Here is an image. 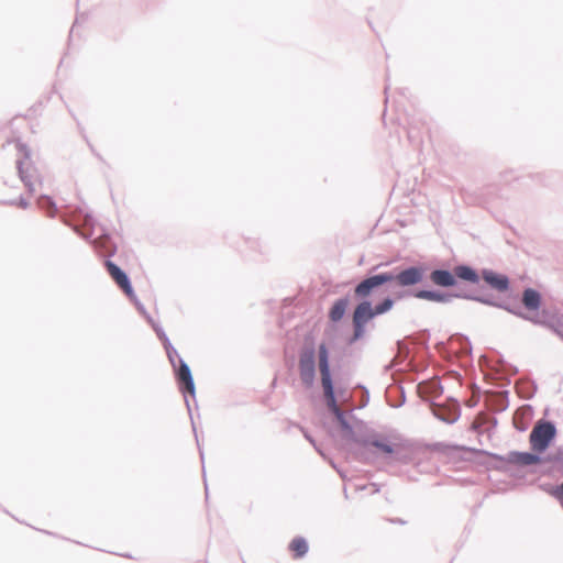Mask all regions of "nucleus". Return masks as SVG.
I'll return each instance as SVG.
<instances>
[{"instance_id": "obj_1", "label": "nucleus", "mask_w": 563, "mask_h": 563, "mask_svg": "<svg viewBox=\"0 0 563 563\" xmlns=\"http://www.w3.org/2000/svg\"><path fill=\"white\" fill-rule=\"evenodd\" d=\"M422 278V273L419 268L411 267L402 271L396 277L391 274L385 273L375 275L366 278L362 283H360L355 288V295L360 298L367 297L371 291L388 282L396 279L401 286H410L419 283Z\"/></svg>"}, {"instance_id": "obj_2", "label": "nucleus", "mask_w": 563, "mask_h": 563, "mask_svg": "<svg viewBox=\"0 0 563 563\" xmlns=\"http://www.w3.org/2000/svg\"><path fill=\"white\" fill-rule=\"evenodd\" d=\"M555 435L556 429L552 422L538 421L529 437L531 449L539 453L545 451Z\"/></svg>"}, {"instance_id": "obj_3", "label": "nucleus", "mask_w": 563, "mask_h": 563, "mask_svg": "<svg viewBox=\"0 0 563 563\" xmlns=\"http://www.w3.org/2000/svg\"><path fill=\"white\" fill-rule=\"evenodd\" d=\"M314 353L312 350L301 352L299 356V375L306 387H311L314 380Z\"/></svg>"}, {"instance_id": "obj_4", "label": "nucleus", "mask_w": 563, "mask_h": 563, "mask_svg": "<svg viewBox=\"0 0 563 563\" xmlns=\"http://www.w3.org/2000/svg\"><path fill=\"white\" fill-rule=\"evenodd\" d=\"M318 358H319V371L321 375V384L323 390H331L333 388L331 372L329 365V352L328 347L324 343H321L318 349Z\"/></svg>"}, {"instance_id": "obj_5", "label": "nucleus", "mask_w": 563, "mask_h": 563, "mask_svg": "<svg viewBox=\"0 0 563 563\" xmlns=\"http://www.w3.org/2000/svg\"><path fill=\"white\" fill-rule=\"evenodd\" d=\"M106 268L111 278L123 290V292L128 297L132 298L134 292L126 274L111 261L106 262Z\"/></svg>"}, {"instance_id": "obj_6", "label": "nucleus", "mask_w": 563, "mask_h": 563, "mask_svg": "<svg viewBox=\"0 0 563 563\" xmlns=\"http://www.w3.org/2000/svg\"><path fill=\"white\" fill-rule=\"evenodd\" d=\"M176 368V378L179 385V389L183 393H187L194 396L195 383L191 376L190 368L183 360H179V365Z\"/></svg>"}, {"instance_id": "obj_7", "label": "nucleus", "mask_w": 563, "mask_h": 563, "mask_svg": "<svg viewBox=\"0 0 563 563\" xmlns=\"http://www.w3.org/2000/svg\"><path fill=\"white\" fill-rule=\"evenodd\" d=\"M374 316H376V313L375 310L372 309L371 302L363 301L354 310L353 323L355 328H362Z\"/></svg>"}, {"instance_id": "obj_8", "label": "nucleus", "mask_w": 563, "mask_h": 563, "mask_svg": "<svg viewBox=\"0 0 563 563\" xmlns=\"http://www.w3.org/2000/svg\"><path fill=\"white\" fill-rule=\"evenodd\" d=\"M323 391H324V397H325V400H327V405H328L329 409L335 416V418H336L338 422L340 423L341 428L343 430L351 431V427L347 423V421L345 420L343 411L339 408V406L336 404V399H335V395H334L333 388H331L330 393H329V390H323Z\"/></svg>"}, {"instance_id": "obj_9", "label": "nucleus", "mask_w": 563, "mask_h": 563, "mask_svg": "<svg viewBox=\"0 0 563 563\" xmlns=\"http://www.w3.org/2000/svg\"><path fill=\"white\" fill-rule=\"evenodd\" d=\"M19 172L22 180L30 188L31 191L35 190V186L38 183V175L30 163H21L19 165Z\"/></svg>"}, {"instance_id": "obj_10", "label": "nucleus", "mask_w": 563, "mask_h": 563, "mask_svg": "<svg viewBox=\"0 0 563 563\" xmlns=\"http://www.w3.org/2000/svg\"><path fill=\"white\" fill-rule=\"evenodd\" d=\"M484 280L498 291H505L508 289L509 282L504 275H499L493 272H485L483 275Z\"/></svg>"}, {"instance_id": "obj_11", "label": "nucleus", "mask_w": 563, "mask_h": 563, "mask_svg": "<svg viewBox=\"0 0 563 563\" xmlns=\"http://www.w3.org/2000/svg\"><path fill=\"white\" fill-rule=\"evenodd\" d=\"M522 303L529 311H537L541 305V296L536 289L527 288L522 294Z\"/></svg>"}, {"instance_id": "obj_12", "label": "nucleus", "mask_w": 563, "mask_h": 563, "mask_svg": "<svg viewBox=\"0 0 563 563\" xmlns=\"http://www.w3.org/2000/svg\"><path fill=\"white\" fill-rule=\"evenodd\" d=\"M431 280L439 286L449 287L455 284L454 274L449 271L437 269L430 275Z\"/></svg>"}, {"instance_id": "obj_13", "label": "nucleus", "mask_w": 563, "mask_h": 563, "mask_svg": "<svg viewBox=\"0 0 563 563\" xmlns=\"http://www.w3.org/2000/svg\"><path fill=\"white\" fill-rule=\"evenodd\" d=\"M371 445H373L374 448L378 449L379 451H382L385 454H393L400 446V444L398 442L391 441V440H388V439L373 440L371 442Z\"/></svg>"}, {"instance_id": "obj_14", "label": "nucleus", "mask_w": 563, "mask_h": 563, "mask_svg": "<svg viewBox=\"0 0 563 563\" xmlns=\"http://www.w3.org/2000/svg\"><path fill=\"white\" fill-rule=\"evenodd\" d=\"M349 306V300L345 298L336 300L330 309L329 317L332 321L336 322L342 319Z\"/></svg>"}, {"instance_id": "obj_15", "label": "nucleus", "mask_w": 563, "mask_h": 563, "mask_svg": "<svg viewBox=\"0 0 563 563\" xmlns=\"http://www.w3.org/2000/svg\"><path fill=\"white\" fill-rule=\"evenodd\" d=\"M289 550L295 559L302 558L308 552V543L303 538L297 537L290 542Z\"/></svg>"}, {"instance_id": "obj_16", "label": "nucleus", "mask_w": 563, "mask_h": 563, "mask_svg": "<svg viewBox=\"0 0 563 563\" xmlns=\"http://www.w3.org/2000/svg\"><path fill=\"white\" fill-rule=\"evenodd\" d=\"M457 276L461 279L476 283L478 277L474 269L468 266H457L454 269V277Z\"/></svg>"}, {"instance_id": "obj_17", "label": "nucleus", "mask_w": 563, "mask_h": 563, "mask_svg": "<svg viewBox=\"0 0 563 563\" xmlns=\"http://www.w3.org/2000/svg\"><path fill=\"white\" fill-rule=\"evenodd\" d=\"M538 456L531 454V453H512L511 454V461L521 463V464H534L538 462Z\"/></svg>"}, {"instance_id": "obj_18", "label": "nucleus", "mask_w": 563, "mask_h": 563, "mask_svg": "<svg viewBox=\"0 0 563 563\" xmlns=\"http://www.w3.org/2000/svg\"><path fill=\"white\" fill-rule=\"evenodd\" d=\"M416 297L421 299H427L431 301H443L445 297L441 294L434 292V291H428V290H420L416 294Z\"/></svg>"}, {"instance_id": "obj_19", "label": "nucleus", "mask_w": 563, "mask_h": 563, "mask_svg": "<svg viewBox=\"0 0 563 563\" xmlns=\"http://www.w3.org/2000/svg\"><path fill=\"white\" fill-rule=\"evenodd\" d=\"M165 349H166V353H167L169 362L172 363L173 367L176 369L177 363L179 364V360H181V358L179 357L177 351L170 344H166Z\"/></svg>"}, {"instance_id": "obj_20", "label": "nucleus", "mask_w": 563, "mask_h": 563, "mask_svg": "<svg viewBox=\"0 0 563 563\" xmlns=\"http://www.w3.org/2000/svg\"><path fill=\"white\" fill-rule=\"evenodd\" d=\"M391 306H393V300L387 298L382 303H379L375 307V309H374L375 313L382 314V313L388 311L391 308Z\"/></svg>"}, {"instance_id": "obj_21", "label": "nucleus", "mask_w": 563, "mask_h": 563, "mask_svg": "<svg viewBox=\"0 0 563 563\" xmlns=\"http://www.w3.org/2000/svg\"><path fill=\"white\" fill-rule=\"evenodd\" d=\"M558 497L563 500V482H562V485H561V489H560V492L558 494Z\"/></svg>"}]
</instances>
